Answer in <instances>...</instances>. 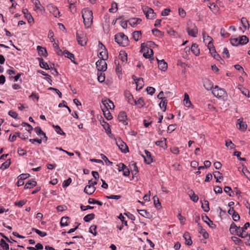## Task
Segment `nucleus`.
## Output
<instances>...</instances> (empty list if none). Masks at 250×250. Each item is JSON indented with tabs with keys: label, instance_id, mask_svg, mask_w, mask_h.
<instances>
[{
	"label": "nucleus",
	"instance_id": "obj_34",
	"mask_svg": "<svg viewBox=\"0 0 250 250\" xmlns=\"http://www.w3.org/2000/svg\"><path fill=\"white\" fill-rule=\"evenodd\" d=\"M204 86L207 90H210L213 88V83L210 81L205 80L204 82Z\"/></svg>",
	"mask_w": 250,
	"mask_h": 250
},
{
	"label": "nucleus",
	"instance_id": "obj_14",
	"mask_svg": "<svg viewBox=\"0 0 250 250\" xmlns=\"http://www.w3.org/2000/svg\"><path fill=\"white\" fill-rule=\"evenodd\" d=\"M31 1L35 5L34 10L40 12L44 11V8L41 5L39 0H31Z\"/></svg>",
	"mask_w": 250,
	"mask_h": 250
},
{
	"label": "nucleus",
	"instance_id": "obj_22",
	"mask_svg": "<svg viewBox=\"0 0 250 250\" xmlns=\"http://www.w3.org/2000/svg\"><path fill=\"white\" fill-rule=\"evenodd\" d=\"M145 104L144 99L141 97L138 100H134L133 105H137L139 108H143Z\"/></svg>",
	"mask_w": 250,
	"mask_h": 250
},
{
	"label": "nucleus",
	"instance_id": "obj_30",
	"mask_svg": "<svg viewBox=\"0 0 250 250\" xmlns=\"http://www.w3.org/2000/svg\"><path fill=\"white\" fill-rule=\"evenodd\" d=\"M202 35H203V38L204 41L205 42H206V41L208 42V46H210V45H212V42L213 41V40L211 38V37L209 36L208 35H207V34L205 32H203Z\"/></svg>",
	"mask_w": 250,
	"mask_h": 250
},
{
	"label": "nucleus",
	"instance_id": "obj_1",
	"mask_svg": "<svg viewBox=\"0 0 250 250\" xmlns=\"http://www.w3.org/2000/svg\"><path fill=\"white\" fill-rule=\"evenodd\" d=\"M82 17L83 23L86 28L90 27L93 22V13L91 10L88 9H84L82 10Z\"/></svg>",
	"mask_w": 250,
	"mask_h": 250
},
{
	"label": "nucleus",
	"instance_id": "obj_10",
	"mask_svg": "<svg viewBox=\"0 0 250 250\" xmlns=\"http://www.w3.org/2000/svg\"><path fill=\"white\" fill-rule=\"evenodd\" d=\"M116 142L117 145L122 152L126 153L128 151V148L127 145L120 138L116 139Z\"/></svg>",
	"mask_w": 250,
	"mask_h": 250
},
{
	"label": "nucleus",
	"instance_id": "obj_4",
	"mask_svg": "<svg viewBox=\"0 0 250 250\" xmlns=\"http://www.w3.org/2000/svg\"><path fill=\"white\" fill-rule=\"evenodd\" d=\"M212 92L214 96L222 99H224L227 95L226 91L223 89L219 88L218 86H215L213 88Z\"/></svg>",
	"mask_w": 250,
	"mask_h": 250
},
{
	"label": "nucleus",
	"instance_id": "obj_46",
	"mask_svg": "<svg viewBox=\"0 0 250 250\" xmlns=\"http://www.w3.org/2000/svg\"><path fill=\"white\" fill-rule=\"evenodd\" d=\"M202 208L205 212H208L209 210L208 202L205 200L204 203H202Z\"/></svg>",
	"mask_w": 250,
	"mask_h": 250
},
{
	"label": "nucleus",
	"instance_id": "obj_20",
	"mask_svg": "<svg viewBox=\"0 0 250 250\" xmlns=\"http://www.w3.org/2000/svg\"><path fill=\"white\" fill-rule=\"evenodd\" d=\"M125 96L127 101V102L129 104L133 105L135 100L133 98V95L129 92V91H125Z\"/></svg>",
	"mask_w": 250,
	"mask_h": 250
},
{
	"label": "nucleus",
	"instance_id": "obj_62",
	"mask_svg": "<svg viewBox=\"0 0 250 250\" xmlns=\"http://www.w3.org/2000/svg\"><path fill=\"white\" fill-rule=\"evenodd\" d=\"M242 172L244 175L250 181V172L246 167L243 168Z\"/></svg>",
	"mask_w": 250,
	"mask_h": 250
},
{
	"label": "nucleus",
	"instance_id": "obj_45",
	"mask_svg": "<svg viewBox=\"0 0 250 250\" xmlns=\"http://www.w3.org/2000/svg\"><path fill=\"white\" fill-rule=\"evenodd\" d=\"M0 246L3 250H8L9 249V245L3 239H1L0 241Z\"/></svg>",
	"mask_w": 250,
	"mask_h": 250
},
{
	"label": "nucleus",
	"instance_id": "obj_26",
	"mask_svg": "<svg viewBox=\"0 0 250 250\" xmlns=\"http://www.w3.org/2000/svg\"><path fill=\"white\" fill-rule=\"evenodd\" d=\"M183 103L185 106L187 107H189L192 105L189 96L187 93H185L184 94V99L183 100Z\"/></svg>",
	"mask_w": 250,
	"mask_h": 250
},
{
	"label": "nucleus",
	"instance_id": "obj_50",
	"mask_svg": "<svg viewBox=\"0 0 250 250\" xmlns=\"http://www.w3.org/2000/svg\"><path fill=\"white\" fill-rule=\"evenodd\" d=\"M118 10V4L116 2H113L111 4V7L109 9L110 13H115Z\"/></svg>",
	"mask_w": 250,
	"mask_h": 250
},
{
	"label": "nucleus",
	"instance_id": "obj_41",
	"mask_svg": "<svg viewBox=\"0 0 250 250\" xmlns=\"http://www.w3.org/2000/svg\"><path fill=\"white\" fill-rule=\"evenodd\" d=\"M167 101L166 99H162L160 103L159 104V106L161 108H163V111L165 112L167 109Z\"/></svg>",
	"mask_w": 250,
	"mask_h": 250
},
{
	"label": "nucleus",
	"instance_id": "obj_27",
	"mask_svg": "<svg viewBox=\"0 0 250 250\" xmlns=\"http://www.w3.org/2000/svg\"><path fill=\"white\" fill-rule=\"evenodd\" d=\"M102 109L104 117L107 120H110L112 119V116L111 115V114L107 108H102Z\"/></svg>",
	"mask_w": 250,
	"mask_h": 250
},
{
	"label": "nucleus",
	"instance_id": "obj_39",
	"mask_svg": "<svg viewBox=\"0 0 250 250\" xmlns=\"http://www.w3.org/2000/svg\"><path fill=\"white\" fill-rule=\"evenodd\" d=\"M119 58L123 62H127V54L125 51H121L120 52Z\"/></svg>",
	"mask_w": 250,
	"mask_h": 250
},
{
	"label": "nucleus",
	"instance_id": "obj_32",
	"mask_svg": "<svg viewBox=\"0 0 250 250\" xmlns=\"http://www.w3.org/2000/svg\"><path fill=\"white\" fill-rule=\"evenodd\" d=\"M63 54L65 55V57L69 59L72 62L76 64V62L74 61L75 57L74 54L69 52L68 50H66L63 51Z\"/></svg>",
	"mask_w": 250,
	"mask_h": 250
},
{
	"label": "nucleus",
	"instance_id": "obj_16",
	"mask_svg": "<svg viewBox=\"0 0 250 250\" xmlns=\"http://www.w3.org/2000/svg\"><path fill=\"white\" fill-rule=\"evenodd\" d=\"M22 12L24 15L25 18L27 20L29 23H32L34 22V19L33 17L31 14L28 12V11L26 8L23 9Z\"/></svg>",
	"mask_w": 250,
	"mask_h": 250
},
{
	"label": "nucleus",
	"instance_id": "obj_31",
	"mask_svg": "<svg viewBox=\"0 0 250 250\" xmlns=\"http://www.w3.org/2000/svg\"><path fill=\"white\" fill-rule=\"evenodd\" d=\"M191 52L196 56H198L200 54V50L198 48V45L196 43H193L191 48Z\"/></svg>",
	"mask_w": 250,
	"mask_h": 250
},
{
	"label": "nucleus",
	"instance_id": "obj_64",
	"mask_svg": "<svg viewBox=\"0 0 250 250\" xmlns=\"http://www.w3.org/2000/svg\"><path fill=\"white\" fill-rule=\"evenodd\" d=\"M97 227L96 225H92L89 228V232L92 233L94 236L97 235L96 232Z\"/></svg>",
	"mask_w": 250,
	"mask_h": 250
},
{
	"label": "nucleus",
	"instance_id": "obj_59",
	"mask_svg": "<svg viewBox=\"0 0 250 250\" xmlns=\"http://www.w3.org/2000/svg\"><path fill=\"white\" fill-rule=\"evenodd\" d=\"M225 145L227 147H230V149H233L235 147V145L232 143L230 140L228 139L226 141Z\"/></svg>",
	"mask_w": 250,
	"mask_h": 250
},
{
	"label": "nucleus",
	"instance_id": "obj_33",
	"mask_svg": "<svg viewBox=\"0 0 250 250\" xmlns=\"http://www.w3.org/2000/svg\"><path fill=\"white\" fill-rule=\"evenodd\" d=\"M238 227H237L234 223L232 222L229 228V231L230 233L231 234H236L237 235V231H238Z\"/></svg>",
	"mask_w": 250,
	"mask_h": 250
},
{
	"label": "nucleus",
	"instance_id": "obj_42",
	"mask_svg": "<svg viewBox=\"0 0 250 250\" xmlns=\"http://www.w3.org/2000/svg\"><path fill=\"white\" fill-rule=\"evenodd\" d=\"M133 38L135 41H138L142 37V33L141 31H135L132 33Z\"/></svg>",
	"mask_w": 250,
	"mask_h": 250
},
{
	"label": "nucleus",
	"instance_id": "obj_54",
	"mask_svg": "<svg viewBox=\"0 0 250 250\" xmlns=\"http://www.w3.org/2000/svg\"><path fill=\"white\" fill-rule=\"evenodd\" d=\"M231 239L236 245H241L243 244V241L238 237L232 236Z\"/></svg>",
	"mask_w": 250,
	"mask_h": 250
},
{
	"label": "nucleus",
	"instance_id": "obj_38",
	"mask_svg": "<svg viewBox=\"0 0 250 250\" xmlns=\"http://www.w3.org/2000/svg\"><path fill=\"white\" fill-rule=\"evenodd\" d=\"M213 174L214 178H215L216 179V182L220 183V181H219V180L222 179L223 178L222 174L218 171H214Z\"/></svg>",
	"mask_w": 250,
	"mask_h": 250
},
{
	"label": "nucleus",
	"instance_id": "obj_57",
	"mask_svg": "<svg viewBox=\"0 0 250 250\" xmlns=\"http://www.w3.org/2000/svg\"><path fill=\"white\" fill-rule=\"evenodd\" d=\"M104 74L103 73V72H101L100 73H98V80L99 82L102 83L104 82L105 80V76Z\"/></svg>",
	"mask_w": 250,
	"mask_h": 250
},
{
	"label": "nucleus",
	"instance_id": "obj_3",
	"mask_svg": "<svg viewBox=\"0 0 250 250\" xmlns=\"http://www.w3.org/2000/svg\"><path fill=\"white\" fill-rule=\"evenodd\" d=\"M76 39L78 43L81 46H84L86 44L87 38L86 34L83 31L78 30L76 32Z\"/></svg>",
	"mask_w": 250,
	"mask_h": 250
},
{
	"label": "nucleus",
	"instance_id": "obj_7",
	"mask_svg": "<svg viewBox=\"0 0 250 250\" xmlns=\"http://www.w3.org/2000/svg\"><path fill=\"white\" fill-rule=\"evenodd\" d=\"M99 48L102 50L100 53L99 57L101 59L107 60L108 59V53L104 45L100 42L99 43Z\"/></svg>",
	"mask_w": 250,
	"mask_h": 250
},
{
	"label": "nucleus",
	"instance_id": "obj_5",
	"mask_svg": "<svg viewBox=\"0 0 250 250\" xmlns=\"http://www.w3.org/2000/svg\"><path fill=\"white\" fill-rule=\"evenodd\" d=\"M188 26L186 28L188 35L192 37H196L198 34V28L194 24L188 23Z\"/></svg>",
	"mask_w": 250,
	"mask_h": 250
},
{
	"label": "nucleus",
	"instance_id": "obj_19",
	"mask_svg": "<svg viewBox=\"0 0 250 250\" xmlns=\"http://www.w3.org/2000/svg\"><path fill=\"white\" fill-rule=\"evenodd\" d=\"M157 60L159 69L162 71H165L167 68V63L164 60L159 61L158 59H157Z\"/></svg>",
	"mask_w": 250,
	"mask_h": 250
},
{
	"label": "nucleus",
	"instance_id": "obj_49",
	"mask_svg": "<svg viewBox=\"0 0 250 250\" xmlns=\"http://www.w3.org/2000/svg\"><path fill=\"white\" fill-rule=\"evenodd\" d=\"M166 139L164 138L163 140H160L156 141L155 142V145L157 146H160L162 147H165V146H167V144L166 143Z\"/></svg>",
	"mask_w": 250,
	"mask_h": 250
},
{
	"label": "nucleus",
	"instance_id": "obj_9",
	"mask_svg": "<svg viewBox=\"0 0 250 250\" xmlns=\"http://www.w3.org/2000/svg\"><path fill=\"white\" fill-rule=\"evenodd\" d=\"M250 226V223L247 222L243 227H238V230L237 231V235L241 238H246L248 233H246L245 235H243V232H245V230L247 229Z\"/></svg>",
	"mask_w": 250,
	"mask_h": 250
},
{
	"label": "nucleus",
	"instance_id": "obj_44",
	"mask_svg": "<svg viewBox=\"0 0 250 250\" xmlns=\"http://www.w3.org/2000/svg\"><path fill=\"white\" fill-rule=\"evenodd\" d=\"M52 126L58 134L60 135H65V133L62 130L60 126L58 125H53Z\"/></svg>",
	"mask_w": 250,
	"mask_h": 250
},
{
	"label": "nucleus",
	"instance_id": "obj_37",
	"mask_svg": "<svg viewBox=\"0 0 250 250\" xmlns=\"http://www.w3.org/2000/svg\"><path fill=\"white\" fill-rule=\"evenodd\" d=\"M38 60L39 61L40 65L42 68L45 69L46 70L50 69L47 63L44 62L43 59L42 58H38Z\"/></svg>",
	"mask_w": 250,
	"mask_h": 250
},
{
	"label": "nucleus",
	"instance_id": "obj_21",
	"mask_svg": "<svg viewBox=\"0 0 250 250\" xmlns=\"http://www.w3.org/2000/svg\"><path fill=\"white\" fill-rule=\"evenodd\" d=\"M96 190V188L92 185H87L84 189V192L88 195L92 194Z\"/></svg>",
	"mask_w": 250,
	"mask_h": 250
},
{
	"label": "nucleus",
	"instance_id": "obj_35",
	"mask_svg": "<svg viewBox=\"0 0 250 250\" xmlns=\"http://www.w3.org/2000/svg\"><path fill=\"white\" fill-rule=\"evenodd\" d=\"M37 185V182L36 181L33 180H30L28 181V182L25 184L24 186L25 188H31L34 187H35Z\"/></svg>",
	"mask_w": 250,
	"mask_h": 250
},
{
	"label": "nucleus",
	"instance_id": "obj_61",
	"mask_svg": "<svg viewBox=\"0 0 250 250\" xmlns=\"http://www.w3.org/2000/svg\"><path fill=\"white\" fill-rule=\"evenodd\" d=\"M224 191L228 194V195L229 196H232V195L231 193H233V191H232V189L230 187L228 186H226L224 188Z\"/></svg>",
	"mask_w": 250,
	"mask_h": 250
},
{
	"label": "nucleus",
	"instance_id": "obj_15",
	"mask_svg": "<svg viewBox=\"0 0 250 250\" xmlns=\"http://www.w3.org/2000/svg\"><path fill=\"white\" fill-rule=\"evenodd\" d=\"M237 125H239V126H237L238 128L242 131H244L247 129V125L246 122L243 121V119H239L237 120Z\"/></svg>",
	"mask_w": 250,
	"mask_h": 250
},
{
	"label": "nucleus",
	"instance_id": "obj_25",
	"mask_svg": "<svg viewBox=\"0 0 250 250\" xmlns=\"http://www.w3.org/2000/svg\"><path fill=\"white\" fill-rule=\"evenodd\" d=\"M35 132L37 135L40 136H43V138L45 139V141H46L47 137H46L45 133L42 130L41 128L39 126H37L34 128Z\"/></svg>",
	"mask_w": 250,
	"mask_h": 250
},
{
	"label": "nucleus",
	"instance_id": "obj_55",
	"mask_svg": "<svg viewBox=\"0 0 250 250\" xmlns=\"http://www.w3.org/2000/svg\"><path fill=\"white\" fill-rule=\"evenodd\" d=\"M153 201H154V204L155 206V207L157 208H160L161 206V204L159 201V199L157 196H155L153 197Z\"/></svg>",
	"mask_w": 250,
	"mask_h": 250
},
{
	"label": "nucleus",
	"instance_id": "obj_51",
	"mask_svg": "<svg viewBox=\"0 0 250 250\" xmlns=\"http://www.w3.org/2000/svg\"><path fill=\"white\" fill-rule=\"evenodd\" d=\"M95 217L94 213H90L85 215L83 218V220L86 222H88L93 219Z\"/></svg>",
	"mask_w": 250,
	"mask_h": 250
},
{
	"label": "nucleus",
	"instance_id": "obj_12",
	"mask_svg": "<svg viewBox=\"0 0 250 250\" xmlns=\"http://www.w3.org/2000/svg\"><path fill=\"white\" fill-rule=\"evenodd\" d=\"M118 120L120 122H122L124 125H126L128 124V122H127V117L125 112L123 111L120 112L118 116Z\"/></svg>",
	"mask_w": 250,
	"mask_h": 250
},
{
	"label": "nucleus",
	"instance_id": "obj_11",
	"mask_svg": "<svg viewBox=\"0 0 250 250\" xmlns=\"http://www.w3.org/2000/svg\"><path fill=\"white\" fill-rule=\"evenodd\" d=\"M47 9L49 12L55 17H60V12L58 8L52 4H49L47 5Z\"/></svg>",
	"mask_w": 250,
	"mask_h": 250
},
{
	"label": "nucleus",
	"instance_id": "obj_43",
	"mask_svg": "<svg viewBox=\"0 0 250 250\" xmlns=\"http://www.w3.org/2000/svg\"><path fill=\"white\" fill-rule=\"evenodd\" d=\"M69 217L67 216L62 217L61 219L60 224L62 227L67 226L69 223L67 221L69 220Z\"/></svg>",
	"mask_w": 250,
	"mask_h": 250
},
{
	"label": "nucleus",
	"instance_id": "obj_6",
	"mask_svg": "<svg viewBox=\"0 0 250 250\" xmlns=\"http://www.w3.org/2000/svg\"><path fill=\"white\" fill-rule=\"evenodd\" d=\"M143 11L147 19H153L156 17V13L151 8L147 6L142 7Z\"/></svg>",
	"mask_w": 250,
	"mask_h": 250
},
{
	"label": "nucleus",
	"instance_id": "obj_53",
	"mask_svg": "<svg viewBox=\"0 0 250 250\" xmlns=\"http://www.w3.org/2000/svg\"><path fill=\"white\" fill-rule=\"evenodd\" d=\"M32 230L33 231L35 232L38 235H39L41 237H45L47 235V233L46 232L42 231L38 229L35 228H32Z\"/></svg>",
	"mask_w": 250,
	"mask_h": 250
},
{
	"label": "nucleus",
	"instance_id": "obj_47",
	"mask_svg": "<svg viewBox=\"0 0 250 250\" xmlns=\"http://www.w3.org/2000/svg\"><path fill=\"white\" fill-rule=\"evenodd\" d=\"M11 164L10 159H8L5 162L3 163L1 165L0 168L2 170H4L7 168Z\"/></svg>",
	"mask_w": 250,
	"mask_h": 250
},
{
	"label": "nucleus",
	"instance_id": "obj_58",
	"mask_svg": "<svg viewBox=\"0 0 250 250\" xmlns=\"http://www.w3.org/2000/svg\"><path fill=\"white\" fill-rule=\"evenodd\" d=\"M138 211L139 212V214L143 216V217H145L146 218L148 217V215H149V213L146 210H145V209L138 210Z\"/></svg>",
	"mask_w": 250,
	"mask_h": 250
},
{
	"label": "nucleus",
	"instance_id": "obj_28",
	"mask_svg": "<svg viewBox=\"0 0 250 250\" xmlns=\"http://www.w3.org/2000/svg\"><path fill=\"white\" fill-rule=\"evenodd\" d=\"M129 24L132 27L134 26L135 25L139 24L141 21L142 20L140 18H134L130 19L128 21Z\"/></svg>",
	"mask_w": 250,
	"mask_h": 250
},
{
	"label": "nucleus",
	"instance_id": "obj_2",
	"mask_svg": "<svg viewBox=\"0 0 250 250\" xmlns=\"http://www.w3.org/2000/svg\"><path fill=\"white\" fill-rule=\"evenodd\" d=\"M115 42L120 45L126 46L129 44L127 36L123 33H119L115 36Z\"/></svg>",
	"mask_w": 250,
	"mask_h": 250
},
{
	"label": "nucleus",
	"instance_id": "obj_40",
	"mask_svg": "<svg viewBox=\"0 0 250 250\" xmlns=\"http://www.w3.org/2000/svg\"><path fill=\"white\" fill-rule=\"evenodd\" d=\"M153 55V51L150 48L147 47V52H145L143 54V56L146 58H150Z\"/></svg>",
	"mask_w": 250,
	"mask_h": 250
},
{
	"label": "nucleus",
	"instance_id": "obj_48",
	"mask_svg": "<svg viewBox=\"0 0 250 250\" xmlns=\"http://www.w3.org/2000/svg\"><path fill=\"white\" fill-rule=\"evenodd\" d=\"M27 249L29 250H42L43 249V246L42 244L39 243L36 245L35 248L28 247H27Z\"/></svg>",
	"mask_w": 250,
	"mask_h": 250
},
{
	"label": "nucleus",
	"instance_id": "obj_52",
	"mask_svg": "<svg viewBox=\"0 0 250 250\" xmlns=\"http://www.w3.org/2000/svg\"><path fill=\"white\" fill-rule=\"evenodd\" d=\"M240 44L243 45L246 44L249 42V39L246 36H242L239 39Z\"/></svg>",
	"mask_w": 250,
	"mask_h": 250
},
{
	"label": "nucleus",
	"instance_id": "obj_17",
	"mask_svg": "<svg viewBox=\"0 0 250 250\" xmlns=\"http://www.w3.org/2000/svg\"><path fill=\"white\" fill-rule=\"evenodd\" d=\"M146 156L143 155L144 158L145 163L147 164H150L153 162V159L152 158L151 153L149 151L147 150H145Z\"/></svg>",
	"mask_w": 250,
	"mask_h": 250
},
{
	"label": "nucleus",
	"instance_id": "obj_24",
	"mask_svg": "<svg viewBox=\"0 0 250 250\" xmlns=\"http://www.w3.org/2000/svg\"><path fill=\"white\" fill-rule=\"evenodd\" d=\"M101 124L105 129L106 134H107L108 135L111 134V129L110 128L109 125L107 123H106L103 120L101 122Z\"/></svg>",
	"mask_w": 250,
	"mask_h": 250
},
{
	"label": "nucleus",
	"instance_id": "obj_36",
	"mask_svg": "<svg viewBox=\"0 0 250 250\" xmlns=\"http://www.w3.org/2000/svg\"><path fill=\"white\" fill-rule=\"evenodd\" d=\"M241 21V23L243 25V31L244 32V31H245L247 28H249V22H248V21L247 20V19L245 17L242 18Z\"/></svg>",
	"mask_w": 250,
	"mask_h": 250
},
{
	"label": "nucleus",
	"instance_id": "obj_29",
	"mask_svg": "<svg viewBox=\"0 0 250 250\" xmlns=\"http://www.w3.org/2000/svg\"><path fill=\"white\" fill-rule=\"evenodd\" d=\"M37 50L40 56H42L45 57H47V52L45 48L42 47L41 46H38Z\"/></svg>",
	"mask_w": 250,
	"mask_h": 250
},
{
	"label": "nucleus",
	"instance_id": "obj_18",
	"mask_svg": "<svg viewBox=\"0 0 250 250\" xmlns=\"http://www.w3.org/2000/svg\"><path fill=\"white\" fill-rule=\"evenodd\" d=\"M133 79L135 82L136 84V90H139L142 88L144 85V82L142 78H136L134 76H133Z\"/></svg>",
	"mask_w": 250,
	"mask_h": 250
},
{
	"label": "nucleus",
	"instance_id": "obj_8",
	"mask_svg": "<svg viewBox=\"0 0 250 250\" xmlns=\"http://www.w3.org/2000/svg\"><path fill=\"white\" fill-rule=\"evenodd\" d=\"M105 60L100 59L96 62V67L98 71L104 72L107 69V64Z\"/></svg>",
	"mask_w": 250,
	"mask_h": 250
},
{
	"label": "nucleus",
	"instance_id": "obj_56",
	"mask_svg": "<svg viewBox=\"0 0 250 250\" xmlns=\"http://www.w3.org/2000/svg\"><path fill=\"white\" fill-rule=\"evenodd\" d=\"M101 158L104 160L107 166L112 165L113 163L110 161L107 157L103 154H101Z\"/></svg>",
	"mask_w": 250,
	"mask_h": 250
},
{
	"label": "nucleus",
	"instance_id": "obj_63",
	"mask_svg": "<svg viewBox=\"0 0 250 250\" xmlns=\"http://www.w3.org/2000/svg\"><path fill=\"white\" fill-rule=\"evenodd\" d=\"M221 36L223 38H228L229 36V34L224 29L221 28L220 30Z\"/></svg>",
	"mask_w": 250,
	"mask_h": 250
},
{
	"label": "nucleus",
	"instance_id": "obj_60",
	"mask_svg": "<svg viewBox=\"0 0 250 250\" xmlns=\"http://www.w3.org/2000/svg\"><path fill=\"white\" fill-rule=\"evenodd\" d=\"M230 42L233 46H237L240 44L239 40L237 38L230 39Z\"/></svg>",
	"mask_w": 250,
	"mask_h": 250
},
{
	"label": "nucleus",
	"instance_id": "obj_23",
	"mask_svg": "<svg viewBox=\"0 0 250 250\" xmlns=\"http://www.w3.org/2000/svg\"><path fill=\"white\" fill-rule=\"evenodd\" d=\"M183 237L185 239L186 244L188 246L191 245L192 241L191 239L189 233L188 232H185L183 235Z\"/></svg>",
	"mask_w": 250,
	"mask_h": 250
},
{
	"label": "nucleus",
	"instance_id": "obj_13",
	"mask_svg": "<svg viewBox=\"0 0 250 250\" xmlns=\"http://www.w3.org/2000/svg\"><path fill=\"white\" fill-rule=\"evenodd\" d=\"M102 103L103 107L102 106V108H107L109 109V108L113 109L115 107L113 103L109 99L103 100Z\"/></svg>",
	"mask_w": 250,
	"mask_h": 250
}]
</instances>
